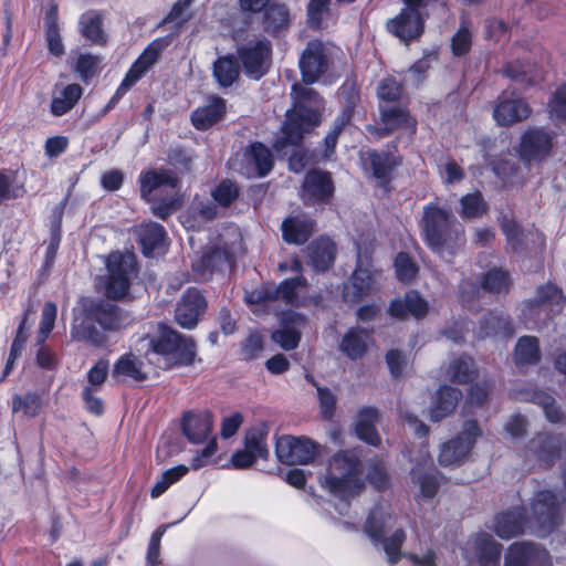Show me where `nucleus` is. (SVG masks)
I'll use <instances>...</instances> for the list:
<instances>
[{
	"instance_id": "f257e3e1",
	"label": "nucleus",
	"mask_w": 566,
	"mask_h": 566,
	"mask_svg": "<svg viewBox=\"0 0 566 566\" xmlns=\"http://www.w3.org/2000/svg\"><path fill=\"white\" fill-rule=\"evenodd\" d=\"M421 229L427 245L442 258L453 255L465 242L462 224L432 202L423 208Z\"/></svg>"
},
{
	"instance_id": "f03ea898",
	"label": "nucleus",
	"mask_w": 566,
	"mask_h": 566,
	"mask_svg": "<svg viewBox=\"0 0 566 566\" xmlns=\"http://www.w3.org/2000/svg\"><path fill=\"white\" fill-rule=\"evenodd\" d=\"M293 108L287 111L283 125V136L276 140L275 148L298 145L303 134L319 123L322 99L311 87L301 84L292 86Z\"/></svg>"
},
{
	"instance_id": "7ed1b4c3",
	"label": "nucleus",
	"mask_w": 566,
	"mask_h": 566,
	"mask_svg": "<svg viewBox=\"0 0 566 566\" xmlns=\"http://www.w3.org/2000/svg\"><path fill=\"white\" fill-rule=\"evenodd\" d=\"M145 358L150 365L160 368L191 365L196 357V346L191 338L177 331L160 325L158 333L143 340Z\"/></svg>"
},
{
	"instance_id": "20e7f679",
	"label": "nucleus",
	"mask_w": 566,
	"mask_h": 566,
	"mask_svg": "<svg viewBox=\"0 0 566 566\" xmlns=\"http://www.w3.org/2000/svg\"><path fill=\"white\" fill-rule=\"evenodd\" d=\"M322 488L346 503L365 488L363 464L355 451H340L328 461L326 474L319 479Z\"/></svg>"
},
{
	"instance_id": "39448f33",
	"label": "nucleus",
	"mask_w": 566,
	"mask_h": 566,
	"mask_svg": "<svg viewBox=\"0 0 566 566\" xmlns=\"http://www.w3.org/2000/svg\"><path fill=\"white\" fill-rule=\"evenodd\" d=\"M394 525V517L382 505H376L367 517L365 533L374 545H381L390 564H395L402 556L400 547L406 538L405 532L396 530L389 537L386 533Z\"/></svg>"
},
{
	"instance_id": "423d86ee",
	"label": "nucleus",
	"mask_w": 566,
	"mask_h": 566,
	"mask_svg": "<svg viewBox=\"0 0 566 566\" xmlns=\"http://www.w3.org/2000/svg\"><path fill=\"white\" fill-rule=\"evenodd\" d=\"M107 277L105 295L111 300H125L129 296L132 282L137 276V262L132 253H111L106 261Z\"/></svg>"
},
{
	"instance_id": "0eeeda50",
	"label": "nucleus",
	"mask_w": 566,
	"mask_h": 566,
	"mask_svg": "<svg viewBox=\"0 0 566 566\" xmlns=\"http://www.w3.org/2000/svg\"><path fill=\"white\" fill-rule=\"evenodd\" d=\"M527 527L544 536L555 530L558 523L556 496L551 491H541L533 497L526 517Z\"/></svg>"
},
{
	"instance_id": "6e6552de",
	"label": "nucleus",
	"mask_w": 566,
	"mask_h": 566,
	"mask_svg": "<svg viewBox=\"0 0 566 566\" xmlns=\"http://www.w3.org/2000/svg\"><path fill=\"white\" fill-rule=\"evenodd\" d=\"M481 436L482 431L476 421H465L458 437L441 446L438 458L439 463L443 467L460 465L469 457Z\"/></svg>"
},
{
	"instance_id": "1a4fd4ad",
	"label": "nucleus",
	"mask_w": 566,
	"mask_h": 566,
	"mask_svg": "<svg viewBox=\"0 0 566 566\" xmlns=\"http://www.w3.org/2000/svg\"><path fill=\"white\" fill-rule=\"evenodd\" d=\"M566 438L563 434L537 433L523 450L524 461L531 465L552 467L559 459Z\"/></svg>"
},
{
	"instance_id": "9d476101",
	"label": "nucleus",
	"mask_w": 566,
	"mask_h": 566,
	"mask_svg": "<svg viewBox=\"0 0 566 566\" xmlns=\"http://www.w3.org/2000/svg\"><path fill=\"white\" fill-rule=\"evenodd\" d=\"M565 304V296L554 284L547 283L537 289L536 295L524 308V316L535 324L545 322L559 314Z\"/></svg>"
},
{
	"instance_id": "9b49d317",
	"label": "nucleus",
	"mask_w": 566,
	"mask_h": 566,
	"mask_svg": "<svg viewBox=\"0 0 566 566\" xmlns=\"http://www.w3.org/2000/svg\"><path fill=\"white\" fill-rule=\"evenodd\" d=\"M369 251L357 245V268L344 286V297L347 302H359L369 295L376 285L378 273L368 263Z\"/></svg>"
},
{
	"instance_id": "f8f14e48",
	"label": "nucleus",
	"mask_w": 566,
	"mask_h": 566,
	"mask_svg": "<svg viewBox=\"0 0 566 566\" xmlns=\"http://www.w3.org/2000/svg\"><path fill=\"white\" fill-rule=\"evenodd\" d=\"M238 55L245 74L259 80L269 71L272 63L271 42L265 38L249 41L238 49Z\"/></svg>"
},
{
	"instance_id": "ddd939ff",
	"label": "nucleus",
	"mask_w": 566,
	"mask_h": 566,
	"mask_svg": "<svg viewBox=\"0 0 566 566\" xmlns=\"http://www.w3.org/2000/svg\"><path fill=\"white\" fill-rule=\"evenodd\" d=\"M317 453V446L307 438L282 436L276 440L275 454L286 465L308 464Z\"/></svg>"
},
{
	"instance_id": "4468645a",
	"label": "nucleus",
	"mask_w": 566,
	"mask_h": 566,
	"mask_svg": "<svg viewBox=\"0 0 566 566\" xmlns=\"http://www.w3.org/2000/svg\"><path fill=\"white\" fill-rule=\"evenodd\" d=\"M83 312L106 332H115L127 324V316L115 304L107 301L83 300Z\"/></svg>"
},
{
	"instance_id": "2eb2a0df",
	"label": "nucleus",
	"mask_w": 566,
	"mask_h": 566,
	"mask_svg": "<svg viewBox=\"0 0 566 566\" xmlns=\"http://www.w3.org/2000/svg\"><path fill=\"white\" fill-rule=\"evenodd\" d=\"M501 553L502 545L484 532L471 536L463 548L465 558L478 560L480 566H499Z\"/></svg>"
},
{
	"instance_id": "dca6fc26",
	"label": "nucleus",
	"mask_w": 566,
	"mask_h": 566,
	"mask_svg": "<svg viewBox=\"0 0 566 566\" xmlns=\"http://www.w3.org/2000/svg\"><path fill=\"white\" fill-rule=\"evenodd\" d=\"M530 115V105L514 92H503L497 97V103L493 109L495 122L502 126H511L526 119Z\"/></svg>"
},
{
	"instance_id": "f3484780",
	"label": "nucleus",
	"mask_w": 566,
	"mask_h": 566,
	"mask_svg": "<svg viewBox=\"0 0 566 566\" xmlns=\"http://www.w3.org/2000/svg\"><path fill=\"white\" fill-rule=\"evenodd\" d=\"M327 69V49L319 40L307 43L300 59V70L305 84H312Z\"/></svg>"
},
{
	"instance_id": "a211bd4d",
	"label": "nucleus",
	"mask_w": 566,
	"mask_h": 566,
	"mask_svg": "<svg viewBox=\"0 0 566 566\" xmlns=\"http://www.w3.org/2000/svg\"><path fill=\"white\" fill-rule=\"evenodd\" d=\"M207 302L200 291L189 289L181 297L175 311L176 322L187 329L193 328L203 315Z\"/></svg>"
},
{
	"instance_id": "6ab92c4d",
	"label": "nucleus",
	"mask_w": 566,
	"mask_h": 566,
	"mask_svg": "<svg viewBox=\"0 0 566 566\" xmlns=\"http://www.w3.org/2000/svg\"><path fill=\"white\" fill-rule=\"evenodd\" d=\"M171 36L167 35L158 38L149 43L129 69L122 86L130 87L135 82H137L157 62L161 51L171 43Z\"/></svg>"
},
{
	"instance_id": "aec40b11",
	"label": "nucleus",
	"mask_w": 566,
	"mask_h": 566,
	"mask_svg": "<svg viewBox=\"0 0 566 566\" xmlns=\"http://www.w3.org/2000/svg\"><path fill=\"white\" fill-rule=\"evenodd\" d=\"M387 30L403 42L418 38L423 32V18L420 12L402 9L387 21Z\"/></svg>"
},
{
	"instance_id": "412c9836",
	"label": "nucleus",
	"mask_w": 566,
	"mask_h": 566,
	"mask_svg": "<svg viewBox=\"0 0 566 566\" xmlns=\"http://www.w3.org/2000/svg\"><path fill=\"white\" fill-rule=\"evenodd\" d=\"M304 325L305 318L300 313L285 312L281 318V327L271 335L272 340L285 350L294 349L300 343V329Z\"/></svg>"
},
{
	"instance_id": "4be33fe9",
	"label": "nucleus",
	"mask_w": 566,
	"mask_h": 566,
	"mask_svg": "<svg viewBox=\"0 0 566 566\" xmlns=\"http://www.w3.org/2000/svg\"><path fill=\"white\" fill-rule=\"evenodd\" d=\"M553 146V137L539 128L527 130L521 143V156L526 160H542L547 157Z\"/></svg>"
},
{
	"instance_id": "5701e85b",
	"label": "nucleus",
	"mask_w": 566,
	"mask_h": 566,
	"mask_svg": "<svg viewBox=\"0 0 566 566\" xmlns=\"http://www.w3.org/2000/svg\"><path fill=\"white\" fill-rule=\"evenodd\" d=\"M148 361L133 353L122 355L113 366L112 376L118 380L130 379L144 381L147 379Z\"/></svg>"
},
{
	"instance_id": "b1692460",
	"label": "nucleus",
	"mask_w": 566,
	"mask_h": 566,
	"mask_svg": "<svg viewBox=\"0 0 566 566\" xmlns=\"http://www.w3.org/2000/svg\"><path fill=\"white\" fill-rule=\"evenodd\" d=\"M334 186L331 175L325 171L312 170L305 176L303 182V198L305 201L315 203L332 197Z\"/></svg>"
},
{
	"instance_id": "393cba45",
	"label": "nucleus",
	"mask_w": 566,
	"mask_h": 566,
	"mask_svg": "<svg viewBox=\"0 0 566 566\" xmlns=\"http://www.w3.org/2000/svg\"><path fill=\"white\" fill-rule=\"evenodd\" d=\"M212 415L210 411L198 413L186 412L182 418V432L192 443L203 442L212 430Z\"/></svg>"
},
{
	"instance_id": "a878e982",
	"label": "nucleus",
	"mask_w": 566,
	"mask_h": 566,
	"mask_svg": "<svg viewBox=\"0 0 566 566\" xmlns=\"http://www.w3.org/2000/svg\"><path fill=\"white\" fill-rule=\"evenodd\" d=\"M525 526H527V523L526 518L523 517L522 511L513 509L495 515L492 530L502 539H510L523 534Z\"/></svg>"
},
{
	"instance_id": "bb28decb",
	"label": "nucleus",
	"mask_w": 566,
	"mask_h": 566,
	"mask_svg": "<svg viewBox=\"0 0 566 566\" xmlns=\"http://www.w3.org/2000/svg\"><path fill=\"white\" fill-rule=\"evenodd\" d=\"M231 262V251L227 247H216L207 251L199 261L193 263V270L201 280H207L213 271L228 266Z\"/></svg>"
},
{
	"instance_id": "cd10ccee",
	"label": "nucleus",
	"mask_w": 566,
	"mask_h": 566,
	"mask_svg": "<svg viewBox=\"0 0 566 566\" xmlns=\"http://www.w3.org/2000/svg\"><path fill=\"white\" fill-rule=\"evenodd\" d=\"M135 233L137 234L138 242L146 256L163 252L166 239L164 227L155 222H149L138 226Z\"/></svg>"
},
{
	"instance_id": "c85d7f7f",
	"label": "nucleus",
	"mask_w": 566,
	"mask_h": 566,
	"mask_svg": "<svg viewBox=\"0 0 566 566\" xmlns=\"http://www.w3.org/2000/svg\"><path fill=\"white\" fill-rule=\"evenodd\" d=\"M244 159L248 164L245 171L247 176L263 177L269 174L273 167V157L269 148L260 143L251 145L244 153Z\"/></svg>"
},
{
	"instance_id": "c756f323",
	"label": "nucleus",
	"mask_w": 566,
	"mask_h": 566,
	"mask_svg": "<svg viewBox=\"0 0 566 566\" xmlns=\"http://www.w3.org/2000/svg\"><path fill=\"white\" fill-rule=\"evenodd\" d=\"M177 187V178L168 170H148L140 175V193L146 200L155 199L154 192Z\"/></svg>"
},
{
	"instance_id": "7c9ffc66",
	"label": "nucleus",
	"mask_w": 566,
	"mask_h": 566,
	"mask_svg": "<svg viewBox=\"0 0 566 566\" xmlns=\"http://www.w3.org/2000/svg\"><path fill=\"white\" fill-rule=\"evenodd\" d=\"M546 556L544 551L538 549L528 542L513 543L505 555V566H533Z\"/></svg>"
},
{
	"instance_id": "2f4dec72",
	"label": "nucleus",
	"mask_w": 566,
	"mask_h": 566,
	"mask_svg": "<svg viewBox=\"0 0 566 566\" xmlns=\"http://www.w3.org/2000/svg\"><path fill=\"white\" fill-rule=\"evenodd\" d=\"M427 312V302L415 291L408 292L402 298L394 300L389 306V314L397 318H406L408 314L420 318L423 317Z\"/></svg>"
},
{
	"instance_id": "473e14b6",
	"label": "nucleus",
	"mask_w": 566,
	"mask_h": 566,
	"mask_svg": "<svg viewBox=\"0 0 566 566\" xmlns=\"http://www.w3.org/2000/svg\"><path fill=\"white\" fill-rule=\"evenodd\" d=\"M378 410L374 407H363L357 412L355 431L357 437L370 446H378L380 437L375 429L378 421Z\"/></svg>"
},
{
	"instance_id": "72a5a7b5",
	"label": "nucleus",
	"mask_w": 566,
	"mask_h": 566,
	"mask_svg": "<svg viewBox=\"0 0 566 566\" xmlns=\"http://www.w3.org/2000/svg\"><path fill=\"white\" fill-rule=\"evenodd\" d=\"M314 222L306 216L287 218L282 222L283 239L287 243L303 244L312 235Z\"/></svg>"
},
{
	"instance_id": "f704fd0d",
	"label": "nucleus",
	"mask_w": 566,
	"mask_h": 566,
	"mask_svg": "<svg viewBox=\"0 0 566 566\" xmlns=\"http://www.w3.org/2000/svg\"><path fill=\"white\" fill-rule=\"evenodd\" d=\"M94 318H88L82 311L73 321L71 338L93 346H101L105 343V336L94 325Z\"/></svg>"
},
{
	"instance_id": "c9c22d12",
	"label": "nucleus",
	"mask_w": 566,
	"mask_h": 566,
	"mask_svg": "<svg viewBox=\"0 0 566 566\" xmlns=\"http://www.w3.org/2000/svg\"><path fill=\"white\" fill-rule=\"evenodd\" d=\"M290 22L291 13L285 4L272 3L265 8L262 24L266 33L280 34L289 29Z\"/></svg>"
},
{
	"instance_id": "e433bc0d",
	"label": "nucleus",
	"mask_w": 566,
	"mask_h": 566,
	"mask_svg": "<svg viewBox=\"0 0 566 566\" xmlns=\"http://www.w3.org/2000/svg\"><path fill=\"white\" fill-rule=\"evenodd\" d=\"M83 95V87L80 84L72 83L55 90L51 101V113L54 116H63L70 112Z\"/></svg>"
},
{
	"instance_id": "4c0bfd02",
	"label": "nucleus",
	"mask_w": 566,
	"mask_h": 566,
	"mask_svg": "<svg viewBox=\"0 0 566 566\" xmlns=\"http://www.w3.org/2000/svg\"><path fill=\"white\" fill-rule=\"evenodd\" d=\"M461 398V391L449 387L441 386L437 391L433 403L430 408V418L433 421H439L450 415Z\"/></svg>"
},
{
	"instance_id": "58836bf2",
	"label": "nucleus",
	"mask_w": 566,
	"mask_h": 566,
	"mask_svg": "<svg viewBox=\"0 0 566 566\" xmlns=\"http://www.w3.org/2000/svg\"><path fill=\"white\" fill-rule=\"evenodd\" d=\"M370 335L361 328H350L343 337L339 348L350 359L361 358L367 352Z\"/></svg>"
},
{
	"instance_id": "ea45409f",
	"label": "nucleus",
	"mask_w": 566,
	"mask_h": 566,
	"mask_svg": "<svg viewBox=\"0 0 566 566\" xmlns=\"http://www.w3.org/2000/svg\"><path fill=\"white\" fill-rule=\"evenodd\" d=\"M212 75L219 86H232L240 75V66L237 59L233 55L219 56L212 65Z\"/></svg>"
},
{
	"instance_id": "a19ab883",
	"label": "nucleus",
	"mask_w": 566,
	"mask_h": 566,
	"mask_svg": "<svg viewBox=\"0 0 566 566\" xmlns=\"http://www.w3.org/2000/svg\"><path fill=\"white\" fill-rule=\"evenodd\" d=\"M81 34L94 44L106 43V35L103 30L102 15L93 10L84 12L78 21Z\"/></svg>"
},
{
	"instance_id": "79ce46f5",
	"label": "nucleus",
	"mask_w": 566,
	"mask_h": 566,
	"mask_svg": "<svg viewBox=\"0 0 566 566\" xmlns=\"http://www.w3.org/2000/svg\"><path fill=\"white\" fill-rule=\"evenodd\" d=\"M224 113V99L212 97L210 103L193 112L191 116L192 124L198 129H207L218 122Z\"/></svg>"
},
{
	"instance_id": "37998d69",
	"label": "nucleus",
	"mask_w": 566,
	"mask_h": 566,
	"mask_svg": "<svg viewBox=\"0 0 566 566\" xmlns=\"http://www.w3.org/2000/svg\"><path fill=\"white\" fill-rule=\"evenodd\" d=\"M308 255L316 270H327L335 258V245L329 239H321L308 247Z\"/></svg>"
},
{
	"instance_id": "c03bdc74",
	"label": "nucleus",
	"mask_w": 566,
	"mask_h": 566,
	"mask_svg": "<svg viewBox=\"0 0 566 566\" xmlns=\"http://www.w3.org/2000/svg\"><path fill=\"white\" fill-rule=\"evenodd\" d=\"M381 119L384 124V128L377 129L379 135H387L392 129L399 126H406L409 128H415V123L410 118L409 114L406 109L401 107H384L381 108Z\"/></svg>"
},
{
	"instance_id": "a18cd8bd",
	"label": "nucleus",
	"mask_w": 566,
	"mask_h": 566,
	"mask_svg": "<svg viewBox=\"0 0 566 566\" xmlns=\"http://www.w3.org/2000/svg\"><path fill=\"white\" fill-rule=\"evenodd\" d=\"M512 332L510 321L505 315L488 313L483 315L478 335L480 338L494 336L499 334H510Z\"/></svg>"
},
{
	"instance_id": "49530a36",
	"label": "nucleus",
	"mask_w": 566,
	"mask_h": 566,
	"mask_svg": "<svg viewBox=\"0 0 566 566\" xmlns=\"http://www.w3.org/2000/svg\"><path fill=\"white\" fill-rule=\"evenodd\" d=\"M450 380L455 382H469L476 376L474 361L469 356H460L454 358L448 369Z\"/></svg>"
},
{
	"instance_id": "de8ad7c7",
	"label": "nucleus",
	"mask_w": 566,
	"mask_h": 566,
	"mask_svg": "<svg viewBox=\"0 0 566 566\" xmlns=\"http://www.w3.org/2000/svg\"><path fill=\"white\" fill-rule=\"evenodd\" d=\"M369 160L373 175L380 182H386L392 169L399 165L398 159L389 153H371Z\"/></svg>"
},
{
	"instance_id": "09e8293b",
	"label": "nucleus",
	"mask_w": 566,
	"mask_h": 566,
	"mask_svg": "<svg viewBox=\"0 0 566 566\" xmlns=\"http://www.w3.org/2000/svg\"><path fill=\"white\" fill-rule=\"evenodd\" d=\"M539 359L537 340L532 336L520 338L515 347V361L517 365L535 364Z\"/></svg>"
},
{
	"instance_id": "8fccbe9b",
	"label": "nucleus",
	"mask_w": 566,
	"mask_h": 566,
	"mask_svg": "<svg viewBox=\"0 0 566 566\" xmlns=\"http://www.w3.org/2000/svg\"><path fill=\"white\" fill-rule=\"evenodd\" d=\"M268 432L264 428H253L249 430L244 439V449L255 458L268 459L269 449L266 447Z\"/></svg>"
},
{
	"instance_id": "3c124183",
	"label": "nucleus",
	"mask_w": 566,
	"mask_h": 566,
	"mask_svg": "<svg viewBox=\"0 0 566 566\" xmlns=\"http://www.w3.org/2000/svg\"><path fill=\"white\" fill-rule=\"evenodd\" d=\"M462 218L475 219L486 213L488 206L480 192L468 193L460 200Z\"/></svg>"
},
{
	"instance_id": "603ef678",
	"label": "nucleus",
	"mask_w": 566,
	"mask_h": 566,
	"mask_svg": "<svg viewBox=\"0 0 566 566\" xmlns=\"http://www.w3.org/2000/svg\"><path fill=\"white\" fill-rule=\"evenodd\" d=\"M101 57L92 54H80L74 63V71L78 77L87 83L99 72Z\"/></svg>"
},
{
	"instance_id": "864d4df0",
	"label": "nucleus",
	"mask_w": 566,
	"mask_h": 566,
	"mask_svg": "<svg viewBox=\"0 0 566 566\" xmlns=\"http://www.w3.org/2000/svg\"><path fill=\"white\" fill-rule=\"evenodd\" d=\"M188 467L180 464L166 470L150 491L151 497L160 496L171 484L179 481L187 472Z\"/></svg>"
},
{
	"instance_id": "5fc2aeb1",
	"label": "nucleus",
	"mask_w": 566,
	"mask_h": 566,
	"mask_svg": "<svg viewBox=\"0 0 566 566\" xmlns=\"http://www.w3.org/2000/svg\"><path fill=\"white\" fill-rule=\"evenodd\" d=\"M41 408V398L34 392H28L24 396H15L12 401L13 412L22 411L28 417H35Z\"/></svg>"
},
{
	"instance_id": "6e6d98bb",
	"label": "nucleus",
	"mask_w": 566,
	"mask_h": 566,
	"mask_svg": "<svg viewBox=\"0 0 566 566\" xmlns=\"http://www.w3.org/2000/svg\"><path fill=\"white\" fill-rule=\"evenodd\" d=\"M511 280L507 272L501 269L489 271L482 281L483 287L492 293L507 292Z\"/></svg>"
},
{
	"instance_id": "4d7b16f0",
	"label": "nucleus",
	"mask_w": 566,
	"mask_h": 566,
	"mask_svg": "<svg viewBox=\"0 0 566 566\" xmlns=\"http://www.w3.org/2000/svg\"><path fill=\"white\" fill-rule=\"evenodd\" d=\"M46 42L51 54L61 56L64 54V45L60 35L59 25L53 14L45 20Z\"/></svg>"
},
{
	"instance_id": "13d9d810",
	"label": "nucleus",
	"mask_w": 566,
	"mask_h": 566,
	"mask_svg": "<svg viewBox=\"0 0 566 566\" xmlns=\"http://www.w3.org/2000/svg\"><path fill=\"white\" fill-rule=\"evenodd\" d=\"M56 304L46 302L42 308L41 323L39 326L38 344H43L54 327L56 318Z\"/></svg>"
},
{
	"instance_id": "bf43d9fd",
	"label": "nucleus",
	"mask_w": 566,
	"mask_h": 566,
	"mask_svg": "<svg viewBox=\"0 0 566 566\" xmlns=\"http://www.w3.org/2000/svg\"><path fill=\"white\" fill-rule=\"evenodd\" d=\"M169 526L170 524H163L151 534L146 555L148 566H160V541Z\"/></svg>"
},
{
	"instance_id": "052dcab7",
	"label": "nucleus",
	"mask_w": 566,
	"mask_h": 566,
	"mask_svg": "<svg viewBox=\"0 0 566 566\" xmlns=\"http://www.w3.org/2000/svg\"><path fill=\"white\" fill-rule=\"evenodd\" d=\"M549 116L555 120H566V84L559 86L548 103Z\"/></svg>"
},
{
	"instance_id": "680f3d73",
	"label": "nucleus",
	"mask_w": 566,
	"mask_h": 566,
	"mask_svg": "<svg viewBox=\"0 0 566 566\" xmlns=\"http://www.w3.org/2000/svg\"><path fill=\"white\" fill-rule=\"evenodd\" d=\"M305 280L302 277L289 279L275 286V298H282L287 303L296 301V291L305 286Z\"/></svg>"
},
{
	"instance_id": "e2e57ef3",
	"label": "nucleus",
	"mask_w": 566,
	"mask_h": 566,
	"mask_svg": "<svg viewBox=\"0 0 566 566\" xmlns=\"http://www.w3.org/2000/svg\"><path fill=\"white\" fill-rule=\"evenodd\" d=\"M331 0H310L307 4L308 24L318 28L328 15Z\"/></svg>"
},
{
	"instance_id": "0e129e2a",
	"label": "nucleus",
	"mask_w": 566,
	"mask_h": 566,
	"mask_svg": "<svg viewBox=\"0 0 566 566\" xmlns=\"http://www.w3.org/2000/svg\"><path fill=\"white\" fill-rule=\"evenodd\" d=\"M239 189L238 187L229 181L224 180L222 181L213 191L212 197L213 199L223 207L230 206L238 197Z\"/></svg>"
},
{
	"instance_id": "69168bd1",
	"label": "nucleus",
	"mask_w": 566,
	"mask_h": 566,
	"mask_svg": "<svg viewBox=\"0 0 566 566\" xmlns=\"http://www.w3.org/2000/svg\"><path fill=\"white\" fill-rule=\"evenodd\" d=\"M397 277L402 282L411 281L416 273L417 266L406 253H399L395 261Z\"/></svg>"
},
{
	"instance_id": "338daca9",
	"label": "nucleus",
	"mask_w": 566,
	"mask_h": 566,
	"mask_svg": "<svg viewBox=\"0 0 566 566\" xmlns=\"http://www.w3.org/2000/svg\"><path fill=\"white\" fill-rule=\"evenodd\" d=\"M412 479L420 486L421 493L426 497H432L438 491L437 478L432 474H421L420 468L417 467L412 470Z\"/></svg>"
},
{
	"instance_id": "774afa93",
	"label": "nucleus",
	"mask_w": 566,
	"mask_h": 566,
	"mask_svg": "<svg viewBox=\"0 0 566 566\" xmlns=\"http://www.w3.org/2000/svg\"><path fill=\"white\" fill-rule=\"evenodd\" d=\"M528 428V422L525 417L521 415L511 416L505 422L504 429L512 440L523 438Z\"/></svg>"
}]
</instances>
